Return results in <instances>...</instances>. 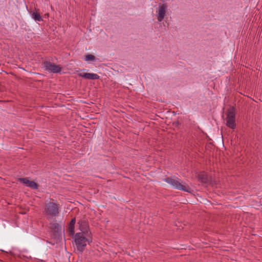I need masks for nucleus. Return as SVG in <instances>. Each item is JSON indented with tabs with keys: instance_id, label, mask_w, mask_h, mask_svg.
<instances>
[{
	"instance_id": "obj_4",
	"label": "nucleus",
	"mask_w": 262,
	"mask_h": 262,
	"mask_svg": "<svg viewBox=\"0 0 262 262\" xmlns=\"http://www.w3.org/2000/svg\"><path fill=\"white\" fill-rule=\"evenodd\" d=\"M167 9V6L166 4L160 3L156 12V16L158 22H161L164 18Z\"/></svg>"
},
{
	"instance_id": "obj_2",
	"label": "nucleus",
	"mask_w": 262,
	"mask_h": 262,
	"mask_svg": "<svg viewBox=\"0 0 262 262\" xmlns=\"http://www.w3.org/2000/svg\"><path fill=\"white\" fill-rule=\"evenodd\" d=\"M165 182L169 184L174 188L183 190L186 192H190V188L188 185L181 182L180 180L174 178H167L164 180Z\"/></svg>"
},
{
	"instance_id": "obj_9",
	"label": "nucleus",
	"mask_w": 262,
	"mask_h": 262,
	"mask_svg": "<svg viewBox=\"0 0 262 262\" xmlns=\"http://www.w3.org/2000/svg\"><path fill=\"white\" fill-rule=\"evenodd\" d=\"M78 75L86 79L94 80L99 78V76L98 74L95 73H89L81 72L78 73Z\"/></svg>"
},
{
	"instance_id": "obj_11",
	"label": "nucleus",
	"mask_w": 262,
	"mask_h": 262,
	"mask_svg": "<svg viewBox=\"0 0 262 262\" xmlns=\"http://www.w3.org/2000/svg\"><path fill=\"white\" fill-rule=\"evenodd\" d=\"M31 15L35 21H41L42 20L41 16L38 13L32 12L31 13Z\"/></svg>"
},
{
	"instance_id": "obj_5",
	"label": "nucleus",
	"mask_w": 262,
	"mask_h": 262,
	"mask_svg": "<svg viewBox=\"0 0 262 262\" xmlns=\"http://www.w3.org/2000/svg\"><path fill=\"white\" fill-rule=\"evenodd\" d=\"M44 68L49 72L53 73H60L61 70L60 66L52 63L49 61H45L44 62Z\"/></svg>"
},
{
	"instance_id": "obj_8",
	"label": "nucleus",
	"mask_w": 262,
	"mask_h": 262,
	"mask_svg": "<svg viewBox=\"0 0 262 262\" xmlns=\"http://www.w3.org/2000/svg\"><path fill=\"white\" fill-rule=\"evenodd\" d=\"M19 180L22 182L25 186L33 189H37L38 185L34 181H31L27 178H19Z\"/></svg>"
},
{
	"instance_id": "obj_6",
	"label": "nucleus",
	"mask_w": 262,
	"mask_h": 262,
	"mask_svg": "<svg viewBox=\"0 0 262 262\" xmlns=\"http://www.w3.org/2000/svg\"><path fill=\"white\" fill-rule=\"evenodd\" d=\"M235 121V115L233 111H230L227 113V116L226 117V124L227 126L231 128L234 129L236 127Z\"/></svg>"
},
{
	"instance_id": "obj_1",
	"label": "nucleus",
	"mask_w": 262,
	"mask_h": 262,
	"mask_svg": "<svg viewBox=\"0 0 262 262\" xmlns=\"http://www.w3.org/2000/svg\"><path fill=\"white\" fill-rule=\"evenodd\" d=\"M74 240L77 250L82 252L84 247L92 242L91 235H85L83 233H77L75 235Z\"/></svg>"
},
{
	"instance_id": "obj_13",
	"label": "nucleus",
	"mask_w": 262,
	"mask_h": 262,
	"mask_svg": "<svg viewBox=\"0 0 262 262\" xmlns=\"http://www.w3.org/2000/svg\"><path fill=\"white\" fill-rule=\"evenodd\" d=\"M203 179H204V180H203V181H204V182H205V181H206V178H203Z\"/></svg>"
},
{
	"instance_id": "obj_14",
	"label": "nucleus",
	"mask_w": 262,
	"mask_h": 262,
	"mask_svg": "<svg viewBox=\"0 0 262 262\" xmlns=\"http://www.w3.org/2000/svg\"><path fill=\"white\" fill-rule=\"evenodd\" d=\"M203 179H204V180H203V181H204V182H205V181H206V178H203Z\"/></svg>"
},
{
	"instance_id": "obj_12",
	"label": "nucleus",
	"mask_w": 262,
	"mask_h": 262,
	"mask_svg": "<svg viewBox=\"0 0 262 262\" xmlns=\"http://www.w3.org/2000/svg\"><path fill=\"white\" fill-rule=\"evenodd\" d=\"M95 59V56L91 54L86 55L84 58L85 61L93 60Z\"/></svg>"
},
{
	"instance_id": "obj_10",
	"label": "nucleus",
	"mask_w": 262,
	"mask_h": 262,
	"mask_svg": "<svg viewBox=\"0 0 262 262\" xmlns=\"http://www.w3.org/2000/svg\"><path fill=\"white\" fill-rule=\"evenodd\" d=\"M75 223H76V219L73 218L72 219L71 221L70 222V223L69 225L68 230H69L70 233L72 235H73L75 233L74 228H75Z\"/></svg>"
},
{
	"instance_id": "obj_7",
	"label": "nucleus",
	"mask_w": 262,
	"mask_h": 262,
	"mask_svg": "<svg viewBox=\"0 0 262 262\" xmlns=\"http://www.w3.org/2000/svg\"><path fill=\"white\" fill-rule=\"evenodd\" d=\"M79 229L81 232L78 233H83L85 235H91V233L89 230V226L88 222L84 220H80L78 222Z\"/></svg>"
},
{
	"instance_id": "obj_3",
	"label": "nucleus",
	"mask_w": 262,
	"mask_h": 262,
	"mask_svg": "<svg viewBox=\"0 0 262 262\" xmlns=\"http://www.w3.org/2000/svg\"><path fill=\"white\" fill-rule=\"evenodd\" d=\"M45 213L47 215L56 216L59 213L58 205L51 202L48 203L45 207Z\"/></svg>"
}]
</instances>
